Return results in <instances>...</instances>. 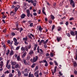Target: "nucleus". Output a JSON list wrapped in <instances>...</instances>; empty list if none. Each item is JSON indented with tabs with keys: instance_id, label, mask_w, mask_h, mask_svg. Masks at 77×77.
<instances>
[{
	"instance_id": "f257e3e1",
	"label": "nucleus",
	"mask_w": 77,
	"mask_h": 77,
	"mask_svg": "<svg viewBox=\"0 0 77 77\" xmlns=\"http://www.w3.org/2000/svg\"><path fill=\"white\" fill-rule=\"evenodd\" d=\"M38 59V56H35V57H34L33 58V63H35V62H36Z\"/></svg>"
},
{
	"instance_id": "f03ea898",
	"label": "nucleus",
	"mask_w": 77,
	"mask_h": 77,
	"mask_svg": "<svg viewBox=\"0 0 77 77\" xmlns=\"http://www.w3.org/2000/svg\"><path fill=\"white\" fill-rule=\"evenodd\" d=\"M70 4L72 6V7H73V8L75 7V3H74V2L73 1V0H71Z\"/></svg>"
},
{
	"instance_id": "7ed1b4c3",
	"label": "nucleus",
	"mask_w": 77,
	"mask_h": 77,
	"mask_svg": "<svg viewBox=\"0 0 77 77\" xmlns=\"http://www.w3.org/2000/svg\"><path fill=\"white\" fill-rule=\"evenodd\" d=\"M14 42V45H17L18 44V43L17 42V39L15 38H14L13 39Z\"/></svg>"
},
{
	"instance_id": "20e7f679",
	"label": "nucleus",
	"mask_w": 77,
	"mask_h": 77,
	"mask_svg": "<svg viewBox=\"0 0 77 77\" xmlns=\"http://www.w3.org/2000/svg\"><path fill=\"white\" fill-rule=\"evenodd\" d=\"M26 12L27 13V16L28 17H29L30 15V11L29 10H27L26 11Z\"/></svg>"
},
{
	"instance_id": "39448f33",
	"label": "nucleus",
	"mask_w": 77,
	"mask_h": 77,
	"mask_svg": "<svg viewBox=\"0 0 77 77\" xmlns=\"http://www.w3.org/2000/svg\"><path fill=\"white\" fill-rule=\"evenodd\" d=\"M57 40L58 42H59L60 41L62 40V38L60 37H57Z\"/></svg>"
},
{
	"instance_id": "423d86ee",
	"label": "nucleus",
	"mask_w": 77,
	"mask_h": 77,
	"mask_svg": "<svg viewBox=\"0 0 77 77\" xmlns=\"http://www.w3.org/2000/svg\"><path fill=\"white\" fill-rule=\"evenodd\" d=\"M14 54V51H13L11 50L10 51V52L9 53V56H12L13 54Z\"/></svg>"
},
{
	"instance_id": "0eeeda50",
	"label": "nucleus",
	"mask_w": 77,
	"mask_h": 77,
	"mask_svg": "<svg viewBox=\"0 0 77 77\" xmlns=\"http://www.w3.org/2000/svg\"><path fill=\"white\" fill-rule=\"evenodd\" d=\"M27 53L25 51L24 53L23 54L22 56V57L23 59H24V57H25V56H26V54H27Z\"/></svg>"
},
{
	"instance_id": "6e6552de",
	"label": "nucleus",
	"mask_w": 77,
	"mask_h": 77,
	"mask_svg": "<svg viewBox=\"0 0 77 77\" xmlns=\"http://www.w3.org/2000/svg\"><path fill=\"white\" fill-rule=\"evenodd\" d=\"M32 36L33 38H34V35H32V34H30V35H28L29 38L31 39H32V36Z\"/></svg>"
},
{
	"instance_id": "1a4fd4ad",
	"label": "nucleus",
	"mask_w": 77,
	"mask_h": 77,
	"mask_svg": "<svg viewBox=\"0 0 77 77\" xmlns=\"http://www.w3.org/2000/svg\"><path fill=\"white\" fill-rule=\"evenodd\" d=\"M25 17H26V15L24 14H22L21 15V18L23 19V18H24Z\"/></svg>"
},
{
	"instance_id": "9d476101",
	"label": "nucleus",
	"mask_w": 77,
	"mask_h": 77,
	"mask_svg": "<svg viewBox=\"0 0 77 77\" xmlns=\"http://www.w3.org/2000/svg\"><path fill=\"white\" fill-rule=\"evenodd\" d=\"M39 73V70H38L36 71L34 73V75L35 76H36V75H38V73Z\"/></svg>"
},
{
	"instance_id": "9b49d317",
	"label": "nucleus",
	"mask_w": 77,
	"mask_h": 77,
	"mask_svg": "<svg viewBox=\"0 0 77 77\" xmlns=\"http://www.w3.org/2000/svg\"><path fill=\"white\" fill-rule=\"evenodd\" d=\"M34 75L33 74H31V72H30L29 73V75L28 77H34Z\"/></svg>"
},
{
	"instance_id": "f8f14e48",
	"label": "nucleus",
	"mask_w": 77,
	"mask_h": 77,
	"mask_svg": "<svg viewBox=\"0 0 77 77\" xmlns=\"http://www.w3.org/2000/svg\"><path fill=\"white\" fill-rule=\"evenodd\" d=\"M73 62V63L74 66V67H75V66H77V62L75 61H74Z\"/></svg>"
},
{
	"instance_id": "ddd939ff",
	"label": "nucleus",
	"mask_w": 77,
	"mask_h": 77,
	"mask_svg": "<svg viewBox=\"0 0 77 77\" xmlns=\"http://www.w3.org/2000/svg\"><path fill=\"white\" fill-rule=\"evenodd\" d=\"M30 59V56L29 55H28L26 57V60H29Z\"/></svg>"
},
{
	"instance_id": "4468645a",
	"label": "nucleus",
	"mask_w": 77,
	"mask_h": 77,
	"mask_svg": "<svg viewBox=\"0 0 77 77\" xmlns=\"http://www.w3.org/2000/svg\"><path fill=\"white\" fill-rule=\"evenodd\" d=\"M25 48L23 47H22L21 48V51H23V53L25 51Z\"/></svg>"
},
{
	"instance_id": "2eb2a0df",
	"label": "nucleus",
	"mask_w": 77,
	"mask_h": 77,
	"mask_svg": "<svg viewBox=\"0 0 77 77\" xmlns=\"http://www.w3.org/2000/svg\"><path fill=\"white\" fill-rule=\"evenodd\" d=\"M17 63V62L14 61H13V62H12L11 63V65L15 66L16 65Z\"/></svg>"
},
{
	"instance_id": "dca6fc26",
	"label": "nucleus",
	"mask_w": 77,
	"mask_h": 77,
	"mask_svg": "<svg viewBox=\"0 0 77 77\" xmlns=\"http://www.w3.org/2000/svg\"><path fill=\"white\" fill-rule=\"evenodd\" d=\"M23 62H24V63L25 65H26L28 64V63H27V61H26V60L23 59Z\"/></svg>"
},
{
	"instance_id": "f3484780",
	"label": "nucleus",
	"mask_w": 77,
	"mask_h": 77,
	"mask_svg": "<svg viewBox=\"0 0 77 77\" xmlns=\"http://www.w3.org/2000/svg\"><path fill=\"white\" fill-rule=\"evenodd\" d=\"M70 34L72 36H75V33H74V32H73V31H71Z\"/></svg>"
},
{
	"instance_id": "a211bd4d",
	"label": "nucleus",
	"mask_w": 77,
	"mask_h": 77,
	"mask_svg": "<svg viewBox=\"0 0 77 77\" xmlns=\"http://www.w3.org/2000/svg\"><path fill=\"white\" fill-rule=\"evenodd\" d=\"M15 65V68H20V66H19V64H17Z\"/></svg>"
},
{
	"instance_id": "6ab92c4d",
	"label": "nucleus",
	"mask_w": 77,
	"mask_h": 77,
	"mask_svg": "<svg viewBox=\"0 0 77 77\" xmlns=\"http://www.w3.org/2000/svg\"><path fill=\"white\" fill-rule=\"evenodd\" d=\"M17 59L18 61H21V59H20V55H19L17 58Z\"/></svg>"
},
{
	"instance_id": "aec40b11",
	"label": "nucleus",
	"mask_w": 77,
	"mask_h": 77,
	"mask_svg": "<svg viewBox=\"0 0 77 77\" xmlns=\"http://www.w3.org/2000/svg\"><path fill=\"white\" fill-rule=\"evenodd\" d=\"M42 42H44V40H41V41L39 42V45H41V44H42Z\"/></svg>"
},
{
	"instance_id": "412c9836",
	"label": "nucleus",
	"mask_w": 77,
	"mask_h": 77,
	"mask_svg": "<svg viewBox=\"0 0 77 77\" xmlns=\"http://www.w3.org/2000/svg\"><path fill=\"white\" fill-rule=\"evenodd\" d=\"M33 53V51L31 50L29 53V54H30V55H31Z\"/></svg>"
},
{
	"instance_id": "4be33fe9",
	"label": "nucleus",
	"mask_w": 77,
	"mask_h": 77,
	"mask_svg": "<svg viewBox=\"0 0 77 77\" xmlns=\"http://www.w3.org/2000/svg\"><path fill=\"white\" fill-rule=\"evenodd\" d=\"M38 30L40 31V32H42V27L41 26H39Z\"/></svg>"
},
{
	"instance_id": "5701e85b",
	"label": "nucleus",
	"mask_w": 77,
	"mask_h": 77,
	"mask_svg": "<svg viewBox=\"0 0 77 77\" xmlns=\"http://www.w3.org/2000/svg\"><path fill=\"white\" fill-rule=\"evenodd\" d=\"M10 61L9 60H8L7 61V63H6V67H7V66H8V65H9V63Z\"/></svg>"
},
{
	"instance_id": "b1692460",
	"label": "nucleus",
	"mask_w": 77,
	"mask_h": 77,
	"mask_svg": "<svg viewBox=\"0 0 77 77\" xmlns=\"http://www.w3.org/2000/svg\"><path fill=\"white\" fill-rule=\"evenodd\" d=\"M57 69V66H55L54 67V72L55 73L57 71L56 69Z\"/></svg>"
},
{
	"instance_id": "393cba45",
	"label": "nucleus",
	"mask_w": 77,
	"mask_h": 77,
	"mask_svg": "<svg viewBox=\"0 0 77 77\" xmlns=\"http://www.w3.org/2000/svg\"><path fill=\"white\" fill-rule=\"evenodd\" d=\"M51 17L52 20H54V19L55 18L53 16L52 14L51 15Z\"/></svg>"
},
{
	"instance_id": "a878e982",
	"label": "nucleus",
	"mask_w": 77,
	"mask_h": 77,
	"mask_svg": "<svg viewBox=\"0 0 77 77\" xmlns=\"http://www.w3.org/2000/svg\"><path fill=\"white\" fill-rule=\"evenodd\" d=\"M36 66V64L35 63H33L31 66V68H34Z\"/></svg>"
},
{
	"instance_id": "bb28decb",
	"label": "nucleus",
	"mask_w": 77,
	"mask_h": 77,
	"mask_svg": "<svg viewBox=\"0 0 77 77\" xmlns=\"http://www.w3.org/2000/svg\"><path fill=\"white\" fill-rule=\"evenodd\" d=\"M9 53H10V51H9V50H8V51L6 53V55H7V56H8V54H9Z\"/></svg>"
},
{
	"instance_id": "cd10ccee",
	"label": "nucleus",
	"mask_w": 77,
	"mask_h": 77,
	"mask_svg": "<svg viewBox=\"0 0 77 77\" xmlns=\"http://www.w3.org/2000/svg\"><path fill=\"white\" fill-rule=\"evenodd\" d=\"M18 77H20V75H21V72L19 70L18 71Z\"/></svg>"
},
{
	"instance_id": "c85d7f7f",
	"label": "nucleus",
	"mask_w": 77,
	"mask_h": 77,
	"mask_svg": "<svg viewBox=\"0 0 77 77\" xmlns=\"http://www.w3.org/2000/svg\"><path fill=\"white\" fill-rule=\"evenodd\" d=\"M7 68L8 69H10L11 68V64H9L8 65H7Z\"/></svg>"
},
{
	"instance_id": "c756f323",
	"label": "nucleus",
	"mask_w": 77,
	"mask_h": 77,
	"mask_svg": "<svg viewBox=\"0 0 77 77\" xmlns=\"http://www.w3.org/2000/svg\"><path fill=\"white\" fill-rule=\"evenodd\" d=\"M23 40H24L25 41H27V36H26L25 38H23Z\"/></svg>"
},
{
	"instance_id": "7c9ffc66",
	"label": "nucleus",
	"mask_w": 77,
	"mask_h": 77,
	"mask_svg": "<svg viewBox=\"0 0 77 77\" xmlns=\"http://www.w3.org/2000/svg\"><path fill=\"white\" fill-rule=\"evenodd\" d=\"M13 76H14L13 74H12V73H9V77H13Z\"/></svg>"
},
{
	"instance_id": "2f4dec72",
	"label": "nucleus",
	"mask_w": 77,
	"mask_h": 77,
	"mask_svg": "<svg viewBox=\"0 0 77 77\" xmlns=\"http://www.w3.org/2000/svg\"><path fill=\"white\" fill-rule=\"evenodd\" d=\"M18 8L17 7H15L14 8V11L15 12H17V10H18Z\"/></svg>"
},
{
	"instance_id": "473e14b6",
	"label": "nucleus",
	"mask_w": 77,
	"mask_h": 77,
	"mask_svg": "<svg viewBox=\"0 0 77 77\" xmlns=\"http://www.w3.org/2000/svg\"><path fill=\"white\" fill-rule=\"evenodd\" d=\"M38 69V66H36L35 68V72L36 71H37Z\"/></svg>"
},
{
	"instance_id": "72a5a7b5",
	"label": "nucleus",
	"mask_w": 77,
	"mask_h": 77,
	"mask_svg": "<svg viewBox=\"0 0 77 77\" xmlns=\"http://www.w3.org/2000/svg\"><path fill=\"white\" fill-rule=\"evenodd\" d=\"M48 39H47L46 40V41L45 42V41H44V42L43 43V44H47V42H48Z\"/></svg>"
},
{
	"instance_id": "f704fd0d",
	"label": "nucleus",
	"mask_w": 77,
	"mask_h": 77,
	"mask_svg": "<svg viewBox=\"0 0 77 77\" xmlns=\"http://www.w3.org/2000/svg\"><path fill=\"white\" fill-rule=\"evenodd\" d=\"M54 27H55V26L54 25H53L52 26V31H53V29H54Z\"/></svg>"
},
{
	"instance_id": "c9c22d12",
	"label": "nucleus",
	"mask_w": 77,
	"mask_h": 77,
	"mask_svg": "<svg viewBox=\"0 0 77 77\" xmlns=\"http://www.w3.org/2000/svg\"><path fill=\"white\" fill-rule=\"evenodd\" d=\"M0 66H3V62L2 61L1 62V64L0 65Z\"/></svg>"
},
{
	"instance_id": "e433bc0d",
	"label": "nucleus",
	"mask_w": 77,
	"mask_h": 77,
	"mask_svg": "<svg viewBox=\"0 0 77 77\" xmlns=\"http://www.w3.org/2000/svg\"><path fill=\"white\" fill-rule=\"evenodd\" d=\"M47 61H46V60H43L42 61V63H46V62H47Z\"/></svg>"
},
{
	"instance_id": "4c0bfd02",
	"label": "nucleus",
	"mask_w": 77,
	"mask_h": 77,
	"mask_svg": "<svg viewBox=\"0 0 77 77\" xmlns=\"http://www.w3.org/2000/svg\"><path fill=\"white\" fill-rule=\"evenodd\" d=\"M50 55V56L51 57H53V56H54V54L52 53H51Z\"/></svg>"
},
{
	"instance_id": "58836bf2",
	"label": "nucleus",
	"mask_w": 77,
	"mask_h": 77,
	"mask_svg": "<svg viewBox=\"0 0 77 77\" xmlns=\"http://www.w3.org/2000/svg\"><path fill=\"white\" fill-rule=\"evenodd\" d=\"M59 74H60V76H62L63 74L61 73V72L60 71L59 72Z\"/></svg>"
},
{
	"instance_id": "ea45409f",
	"label": "nucleus",
	"mask_w": 77,
	"mask_h": 77,
	"mask_svg": "<svg viewBox=\"0 0 77 77\" xmlns=\"http://www.w3.org/2000/svg\"><path fill=\"white\" fill-rule=\"evenodd\" d=\"M6 32V29L5 28V29L3 30V33H5Z\"/></svg>"
},
{
	"instance_id": "a19ab883",
	"label": "nucleus",
	"mask_w": 77,
	"mask_h": 77,
	"mask_svg": "<svg viewBox=\"0 0 77 77\" xmlns=\"http://www.w3.org/2000/svg\"><path fill=\"white\" fill-rule=\"evenodd\" d=\"M9 73V72L8 70H7L6 72H4V74H8Z\"/></svg>"
},
{
	"instance_id": "79ce46f5",
	"label": "nucleus",
	"mask_w": 77,
	"mask_h": 77,
	"mask_svg": "<svg viewBox=\"0 0 77 77\" xmlns=\"http://www.w3.org/2000/svg\"><path fill=\"white\" fill-rule=\"evenodd\" d=\"M37 45H34V46H35L34 49V51H35V50H36V48L37 47Z\"/></svg>"
},
{
	"instance_id": "37998d69",
	"label": "nucleus",
	"mask_w": 77,
	"mask_h": 77,
	"mask_svg": "<svg viewBox=\"0 0 77 77\" xmlns=\"http://www.w3.org/2000/svg\"><path fill=\"white\" fill-rule=\"evenodd\" d=\"M74 73L75 75H77V71L75 70H74Z\"/></svg>"
},
{
	"instance_id": "c03bdc74",
	"label": "nucleus",
	"mask_w": 77,
	"mask_h": 77,
	"mask_svg": "<svg viewBox=\"0 0 77 77\" xmlns=\"http://www.w3.org/2000/svg\"><path fill=\"white\" fill-rule=\"evenodd\" d=\"M33 5L34 6H35V7L36 6V3L35 2H34L33 3Z\"/></svg>"
},
{
	"instance_id": "a18cd8bd",
	"label": "nucleus",
	"mask_w": 77,
	"mask_h": 77,
	"mask_svg": "<svg viewBox=\"0 0 77 77\" xmlns=\"http://www.w3.org/2000/svg\"><path fill=\"white\" fill-rule=\"evenodd\" d=\"M23 28H20V32L21 33V31H23Z\"/></svg>"
},
{
	"instance_id": "49530a36",
	"label": "nucleus",
	"mask_w": 77,
	"mask_h": 77,
	"mask_svg": "<svg viewBox=\"0 0 77 77\" xmlns=\"http://www.w3.org/2000/svg\"><path fill=\"white\" fill-rule=\"evenodd\" d=\"M11 35H12V36H15V33L14 32H12Z\"/></svg>"
},
{
	"instance_id": "de8ad7c7",
	"label": "nucleus",
	"mask_w": 77,
	"mask_h": 77,
	"mask_svg": "<svg viewBox=\"0 0 77 77\" xmlns=\"http://www.w3.org/2000/svg\"><path fill=\"white\" fill-rule=\"evenodd\" d=\"M24 76H27L29 75H28V74L27 73H25L24 74Z\"/></svg>"
},
{
	"instance_id": "09e8293b",
	"label": "nucleus",
	"mask_w": 77,
	"mask_h": 77,
	"mask_svg": "<svg viewBox=\"0 0 77 77\" xmlns=\"http://www.w3.org/2000/svg\"><path fill=\"white\" fill-rule=\"evenodd\" d=\"M19 48H20V46H18L16 48L15 50H19Z\"/></svg>"
},
{
	"instance_id": "8fccbe9b",
	"label": "nucleus",
	"mask_w": 77,
	"mask_h": 77,
	"mask_svg": "<svg viewBox=\"0 0 77 77\" xmlns=\"http://www.w3.org/2000/svg\"><path fill=\"white\" fill-rule=\"evenodd\" d=\"M74 20V18L73 17H71L70 19H69V20L70 21H72V20Z\"/></svg>"
},
{
	"instance_id": "3c124183",
	"label": "nucleus",
	"mask_w": 77,
	"mask_h": 77,
	"mask_svg": "<svg viewBox=\"0 0 77 77\" xmlns=\"http://www.w3.org/2000/svg\"><path fill=\"white\" fill-rule=\"evenodd\" d=\"M24 72H27V69H25L24 70Z\"/></svg>"
},
{
	"instance_id": "603ef678",
	"label": "nucleus",
	"mask_w": 77,
	"mask_h": 77,
	"mask_svg": "<svg viewBox=\"0 0 77 77\" xmlns=\"http://www.w3.org/2000/svg\"><path fill=\"white\" fill-rule=\"evenodd\" d=\"M49 23L50 24H51V23H52V20H49Z\"/></svg>"
},
{
	"instance_id": "864d4df0",
	"label": "nucleus",
	"mask_w": 77,
	"mask_h": 77,
	"mask_svg": "<svg viewBox=\"0 0 77 77\" xmlns=\"http://www.w3.org/2000/svg\"><path fill=\"white\" fill-rule=\"evenodd\" d=\"M45 66H48V64L47 62H46V63H45Z\"/></svg>"
},
{
	"instance_id": "5fc2aeb1",
	"label": "nucleus",
	"mask_w": 77,
	"mask_h": 77,
	"mask_svg": "<svg viewBox=\"0 0 77 77\" xmlns=\"http://www.w3.org/2000/svg\"><path fill=\"white\" fill-rule=\"evenodd\" d=\"M61 29H62V28H61L59 27L58 29V31H60V30H61Z\"/></svg>"
},
{
	"instance_id": "6e6d98bb",
	"label": "nucleus",
	"mask_w": 77,
	"mask_h": 77,
	"mask_svg": "<svg viewBox=\"0 0 77 77\" xmlns=\"http://www.w3.org/2000/svg\"><path fill=\"white\" fill-rule=\"evenodd\" d=\"M33 15L34 16H36V15H37V14H36V13H33Z\"/></svg>"
},
{
	"instance_id": "4d7b16f0",
	"label": "nucleus",
	"mask_w": 77,
	"mask_h": 77,
	"mask_svg": "<svg viewBox=\"0 0 77 77\" xmlns=\"http://www.w3.org/2000/svg\"><path fill=\"white\" fill-rule=\"evenodd\" d=\"M63 3V2H60V6H62Z\"/></svg>"
},
{
	"instance_id": "13d9d810",
	"label": "nucleus",
	"mask_w": 77,
	"mask_h": 77,
	"mask_svg": "<svg viewBox=\"0 0 77 77\" xmlns=\"http://www.w3.org/2000/svg\"><path fill=\"white\" fill-rule=\"evenodd\" d=\"M40 51L42 53H43L44 51H42V49H39Z\"/></svg>"
},
{
	"instance_id": "bf43d9fd",
	"label": "nucleus",
	"mask_w": 77,
	"mask_h": 77,
	"mask_svg": "<svg viewBox=\"0 0 77 77\" xmlns=\"http://www.w3.org/2000/svg\"><path fill=\"white\" fill-rule=\"evenodd\" d=\"M54 62L55 63V65H57V66L58 65H57V62H56V61H54Z\"/></svg>"
},
{
	"instance_id": "052dcab7",
	"label": "nucleus",
	"mask_w": 77,
	"mask_h": 77,
	"mask_svg": "<svg viewBox=\"0 0 77 77\" xmlns=\"http://www.w3.org/2000/svg\"><path fill=\"white\" fill-rule=\"evenodd\" d=\"M44 46L45 47V48H47V45H46V44H45L44 45Z\"/></svg>"
},
{
	"instance_id": "680f3d73",
	"label": "nucleus",
	"mask_w": 77,
	"mask_h": 77,
	"mask_svg": "<svg viewBox=\"0 0 77 77\" xmlns=\"http://www.w3.org/2000/svg\"><path fill=\"white\" fill-rule=\"evenodd\" d=\"M6 17V16H2V18H3V19H5V18Z\"/></svg>"
},
{
	"instance_id": "e2e57ef3",
	"label": "nucleus",
	"mask_w": 77,
	"mask_h": 77,
	"mask_svg": "<svg viewBox=\"0 0 77 77\" xmlns=\"http://www.w3.org/2000/svg\"><path fill=\"white\" fill-rule=\"evenodd\" d=\"M50 65H53V62H51L50 63Z\"/></svg>"
},
{
	"instance_id": "0e129e2a",
	"label": "nucleus",
	"mask_w": 77,
	"mask_h": 77,
	"mask_svg": "<svg viewBox=\"0 0 77 77\" xmlns=\"http://www.w3.org/2000/svg\"><path fill=\"white\" fill-rule=\"evenodd\" d=\"M30 27H32L33 26V23H32L30 24Z\"/></svg>"
},
{
	"instance_id": "69168bd1",
	"label": "nucleus",
	"mask_w": 77,
	"mask_h": 77,
	"mask_svg": "<svg viewBox=\"0 0 77 77\" xmlns=\"http://www.w3.org/2000/svg\"><path fill=\"white\" fill-rule=\"evenodd\" d=\"M37 52L38 53H39V48H38L37 49Z\"/></svg>"
},
{
	"instance_id": "338daca9",
	"label": "nucleus",
	"mask_w": 77,
	"mask_h": 77,
	"mask_svg": "<svg viewBox=\"0 0 77 77\" xmlns=\"http://www.w3.org/2000/svg\"><path fill=\"white\" fill-rule=\"evenodd\" d=\"M75 35H77V31H75Z\"/></svg>"
},
{
	"instance_id": "774afa93",
	"label": "nucleus",
	"mask_w": 77,
	"mask_h": 77,
	"mask_svg": "<svg viewBox=\"0 0 77 77\" xmlns=\"http://www.w3.org/2000/svg\"><path fill=\"white\" fill-rule=\"evenodd\" d=\"M46 56H49V54H48V53L46 54Z\"/></svg>"
}]
</instances>
